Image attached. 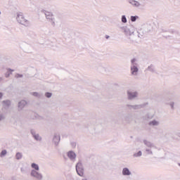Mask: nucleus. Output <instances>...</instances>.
<instances>
[{
  "mask_svg": "<svg viewBox=\"0 0 180 180\" xmlns=\"http://www.w3.org/2000/svg\"><path fill=\"white\" fill-rule=\"evenodd\" d=\"M76 170L79 176H84V169H82V164L81 162L77 163L76 165Z\"/></svg>",
  "mask_w": 180,
  "mask_h": 180,
  "instance_id": "1",
  "label": "nucleus"
},
{
  "mask_svg": "<svg viewBox=\"0 0 180 180\" xmlns=\"http://www.w3.org/2000/svg\"><path fill=\"white\" fill-rule=\"evenodd\" d=\"M17 20L21 25H27V20L25 19V17H23L22 15H18Z\"/></svg>",
  "mask_w": 180,
  "mask_h": 180,
  "instance_id": "2",
  "label": "nucleus"
},
{
  "mask_svg": "<svg viewBox=\"0 0 180 180\" xmlns=\"http://www.w3.org/2000/svg\"><path fill=\"white\" fill-rule=\"evenodd\" d=\"M68 157H69V158H70V160H74L77 155H75V153L72 151L68 152Z\"/></svg>",
  "mask_w": 180,
  "mask_h": 180,
  "instance_id": "3",
  "label": "nucleus"
},
{
  "mask_svg": "<svg viewBox=\"0 0 180 180\" xmlns=\"http://www.w3.org/2000/svg\"><path fill=\"white\" fill-rule=\"evenodd\" d=\"M128 96L129 99H133L137 96V93H128Z\"/></svg>",
  "mask_w": 180,
  "mask_h": 180,
  "instance_id": "4",
  "label": "nucleus"
},
{
  "mask_svg": "<svg viewBox=\"0 0 180 180\" xmlns=\"http://www.w3.org/2000/svg\"><path fill=\"white\" fill-rule=\"evenodd\" d=\"M123 175H130V171L127 168H124L122 170Z\"/></svg>",
  "mask_w": 180,
  "mask_h": 180,
  "instance_id": "5",
  "label": "nucleus"
},
{
  "mask_svg": "<svg viewBox=\"0 0 180 180\" xmlns=\"http://www.w3.org/2000/svg\"><path fill=\"white\" fill-rule=\"evenodd\" d=\"M131 71L132 74L134 75L135 72H137V71H139V69L137 68V67L134 66L133 68H131Z\"/></svg>",
  "mask_w": 180,
  "mask_h": 180,
  "instance_id": "6",
  "label": "nucleus"
},
{
  "mask_svg": "<svg viewBox=\"0 0 180 180\" xmlns=\"http://www.w3.org/2000/svg\"><path fill=\"white\" fill-rule=\"evenodd\" d=\"M26 101H22L21 102L19 103V108H23V106H25V105H26Z\"/></svg>",
  "mask_w": 180,
  "mask_h": 180,
  "instance_id": "7",
  "label": "nucleus"
},
{
  "mask_svg": "<svg viewBox=\"0 0 180 180\" xmlns=\"http://www.w3.org/2000/svg\"><path fill=\"white\" fill-rule=\"evenodd\" d=\"M32 167L34 168V169L39 171V165H37L36 163H32Z\"/></svg>",
  "mask_w": 180,
  "mask_h": 180,
  "instance_id": "8",
  "label": "nucleus"
},
{
  "mask_svg": "<svg viewBox=\"0 0 180 180\" xmlns=\"http://www.w3.org/2000/svg\"><path fill=\"white\" fill-rule=\"evenodd\" d=\"M37 174H39V172L34 171V170H32V172H31V175L32 176H34L36 178Z\"/></svg>",
  "mask_w": 180,
  "mask_h": 180,
  "instance_id": "9",
  "label": "nucleus"
},
{
  "mask_svg": "<svg viewBox=\"0 0 180 180\" xmlns=\"http://www.w3.org/2000/svg\"><path fill=\"white\" fill-rule=\"evenodd\" d=\"M16 158L17 160H20V158H22V153H17L16 154Z\"/></svg>",
  "mask_w": 180,
  "mask_h": 180,
  "instance_id": "10",
  "label": "nucleus"
},
{
  "mask_svg": "<svg viewBox=\"0 0 180 180\" xmlns=\"http://www.w3.org/2000/svg\"><path fill=\"white\" fill-rule=\"evenodd\" d=\"M35 178H37V179H41V178H43V176H41V174L40 173H38L37 176H35Z\"/></svg>",
  "mask_w": 180,
  "mask_h": 180,
  "instance_id": "11",
  "label": "nucleus"
},
{
  "mask_svg": "<svg viewBox=\"0 0 180 180\" xmlns=\"http://www.w3.org/2000/svg\"><path fill=\"white\" fill-rule=\"evenodd\" d=\"M122 22H123V23H126V22H127V20L124 15H123L122 18Z\"/></svg>",
  "mask_w": 180,
  "mask_h": 180,
  "instance_id": "12",
  "label": "nucleus"
},
{
  "mask_svg": "<svg viewBox=\"0 0 180 180\" xmlns=\"http://www.w3.org/2000/svg\"><path fill=\"white\" fill-rule=\"evenodd\" d=\"M1 157H4V155H6V150H3V151H1Z\"/></svg>",
  "mask_w": 180,
  "mask_h": 180,
  "instance_id": "13",
  "label": "nucleus"
},
{
  "mask_svg": "<svg viewBox=\"0 0 180 180\" xmlns=\"http://www.w3.org/2000/svg\"><path fill=\"white\" fill-rule=\"evenodd\" d=\"M150 124H153V126H155V125L158 124V122H157V121H153V122H150Z\"/></svg>",
  "mask_w": 180,
  "mask_h": 180,
  "instance_id": "14",
  "label": "nucleus"
},
{
  "mask_svg": "<svg viewBox=\"0 0 180 180\" xmlns=\"http://www.w3.org/2000/svg\"><path fill=\"white\" fill-rule=\"evenodd\" d=\"M131 22H136V17L135 16H131Z\"/></svg>",
  "mask_w": 180,
  "mask_h": 180,
  "instance_id": "15",
  "label": "nucleus"
},
{
  "mask_svg": "<svg viewBox=\"0 0 180 180\" xmlns=\"http://www.w3.org/2000/svg\"><path fill=\"white\" fill-rule=\"evenodd\" d=\"M46 98H51V93H46Z\"/></svg>",
  "mask_w": 180,
  "mask_h": 180,
  "instance_id": "16",
  "label": "nucleus"
},
{
  "mask_svg": "<svg viewBox=\"0 0 180 180\" xmlns=\"http://www.w3.org/2000/svg\"><path fill=\"white\" fill-rule=\"evenodd\" d=\"M141 155V151L137 153L136 157H140Z\"/></svg>",
  "mask_w": 180,
  "mask_h": 180,
  "instance_id": "17",
  "label": "nucleus"
},
{
  "mask_svg": "<svg viewBox=\"0 0 180 180\" xmlns=\"http://www.w3.org/2000/svg\"><path fill=\"white\" fill-rule=\"evenodd\" d=\"M4 103H6V105H11V101H4Z\"/></svg>",
  "mask_w": 180,
  "mask_h": 180,
  "instance_id": "18",
  "label": "nucleus"
},
{
  "mask_svg": "<svg viewBox=\"0 0 180 180\" xmlns=\"http://www.w3.org/2000/svg\"><path fill=\"white\" fill-rule=\"evenodd\" d=\"M34 96H39V94L37 93H33Z\"/></svg>",
  "mask_w": 180,
  "mask_h": 180,
  "instance_id": "19",
  "label": "nucleus"
},
{
  "mask_svg": "<svg viewBox=\"0 0 180 180\" xmlns=\"http://www.w3.org/2000/svg\"><path fill=\"white\" fill-rule=\"evenodd\" d=\"M105 39H109V36L106 35Z\"/></svg>",
  "mask_w": 180,
  "mask_h": 180,
  "instance_id": "20",
  "label": "nucleus"
},
{
  "mask_svg": "<svg viewBox=\"0 0 180 180\" xmlns=\"http://www.w3.org/2000/svg\"><path fill=\"white\" fill-rule=\"evenodd\" d=\"M2 96V94H1V93H0V98Z\"/></svg>",
  "mask_w": 180,
  "mask_h": 180,
  "instance_id": "21",
  "label": "nucleus"
},
{
  "mask_svg": "<svg viewBox=\"0 0 180 180\" xmlns=\"http://www.w3.org/2000/svg\"><path fill=\"white\" fill-rule=\"evenodd\" d=\"M35 139H37V136H35Z\"/></svg>",
  "mask_w": 180,
  "mask_h": 180,
  "instance_id": "22",
  "label": "nucleus"
},
{
  "mask_svg": "<svg viewBox=\"0 0 180 180\" xmlns=\"http://www.w3.org/2000/svg\"><path fill=\"white\" fill-rule=\"evenodd\" d=\"M35 139H37V136H35Z\"/></svg>",
  "mask_w": 180,
  "mask_h": 180,
  "instance_id": "23",
  "label": "nucleus"
},
{
  "mask_svg": "<svg viewBox=\"0 0 180 180\" xmlns=\"http://www.w3.org/2000/svg\"><path fill=\"white\" fill-rule=\"evenodd\" d=\"M35 139H37V136H35Z\"/></svg>",
  "mask_w": 180,
  "mask_h": 180,
  "instance_id": "24",
  "label": "nucleus"
}]
</instances>
